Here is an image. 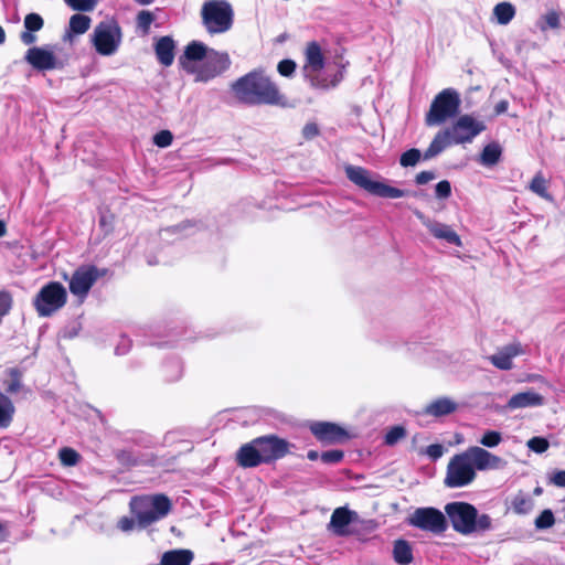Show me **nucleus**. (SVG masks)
I'll use <instances>...</instances> for the list:
<instances>
[{
    "label": "nucleus",
    "instance_id": "f03ea898",
    "mask_svg": "<svg viewBox=\"0 0 565 565\" xmlns=\"http://www.w3.org/2000/svg\"><path fill=\"white\" fill-rule=\"evenodd\" d=\"M445 513L454 531L461 535L486 533L493 529L489 514H480L477 508L468 502L454 501L445 505Z\"/></svg>",
    "mask_w": 565,
    "mask_h": 565
},
{
    "label": "nucleus",
    "instance_id": "5701e85b",
    "mask_svg": "<svg viewBox=\"0 0 565 565\" xmlns=\"http://www.w3.org/2000/svg\"><path fill=\"white\" fill-rule=\"evenodd\" d=\"M544 404V397L534 391L520 392L510 397L507 403V408L518 409L525 407H536Z\"/></svg>",
    "mask_w": 565,
    "mask_h": 565
},
{
    "label": "nucleus",
    "instance_id": "052dcab7",
    "mask_svg": "<svg viewBox=\"0 0 565 565\" xmlns=\"http://www.w3.org/2000/svg\"><path fill=\"white\" fill-rule=\"evenodd\" d=\"M127 351H128V345L127 344L118 345L116 348V354H125Z\"/></svg>",
    "mask_w": 565,
    "mask_h": 565
},
{
    "label": "nucleus",
    "instance_id": "58836bf2",
    "mask_svg": "<svg viewBox=\"0 0 565 565\" xmlns=\"http://www.w3.org/2000/svg\"><path fill=\"white\" fill-rule=\"evenodd\" d=\"M555 518L552 510L546 509L535 519L534 525L537 530H546L554 525Z\"/></svg>",
    "mask_w": 565,
    "mask_h": 565
},
{
    "label": "nucleus",
    "instance_id": "7c9ffc66",
    "mask_svg": "<svg viewBox=\"0 0 565 565\" xmlns=\"http://www.w3.org/2000/svg\"><path fill=\"white\" fill-rule=\"evenodd\" d=\"M511 507L516 514H527L534 508V500L526 493H516L512 501Z\"/></svg>",
    "mask_w": 565,
    "mask_h": 565
},
{
    "label": "nucleus",
    "instance_id": "20e7f679",
    "mask_svg": "<svg viewBox=\"0 0 565 565\" xmlns=\"http://www.w3.org/2000/svg\"><path fill=\"white\" fill-rule=\"evenodd\" d=\"M202 23L210 34L230 31L234 22V11L226 0H207L201 9Z\"/></svg>",
    "mask_w": 565,
    "mask_h": 565
},
{
    "label": "nucleus",
    "instance_id": "9b49d317",
    "mask_svg": "<svg viewBox=\"0 0 565 565\" xmlns=\"http://www.w3.org/2000/svg\"><path fill=\"white\" fill-rule=\"evenodd\" d=\"M486 124L472 115H461L447 129L454 145L470 143L486 130Z\"/></svg>",
    "mask_w": 565,
    "mask_h": 565
},
{
    "label": "nucleus",
    "instance_id": "a878e982",
    "mask_svg": "<svg viewBox=\"0 0 565 565\" xmlns=\"http://www.w3.org/2000/svg\"><path fill=\"white\" fill-rule=\"evenodd\" d=\"M454 145L447 129L439 131L423 154L424 160H429L441 153L448 146Z\"/></svg>",
    "mask_w": 565,
    "mask_h": 565
},
{
    "label": "nucleus",
    "instance_id": "5fc2aeb1",
    "mask_svg": "<svg viewBox=\"0 0 565 565\" xmlns=\"http://www.w3.org/2000/svg\"><path fill=\"white\" fill-rule=\"evenodd\" d=\"M136 523L137 520L128 516H122L119 519L117 526L122 532H130L134 530Z\"/></svg>",
    "mask_w": 565,
    "mask_h": 565
},
{
    "label": "nucleus",
    "instance_id": "0eeeda50",
    "mask_svg": "<svg viewBox=\"0 0 565 565\" xmlns=\"http://www.w3.org/2000/svg\"><path fill=\"white\" fill-rule=\"evenodd\" d=\"M121 41V28L114 20L99 22L90 34V42L95 51L102 56L116 54Z\"/></svg>",
    "mask_w": 565,
    "mask_h": 565
},
{
    "label": "nucleus",
    "instance_id": "bb28decb",
    "mask_svg": "<svg viewBox=\"0 0 565 565\" xmlns=\"http://www.w3.org/2000/svg\"><path fill=\"white\" fill-rule=\"evenodd\" d=\"M210 47L199 41L190 42L180 57V63L185 67V61H204Z\"/></svg>",
    "mask_w": 565,
    "mask_h": 565
},
{
    "label": "nucleus",
    "instance_id": "423d86ee",
    "mask_svg": "<svg viewBox=\"0 0 565 565\" xmlns=\"http://www.w3.org/2000/svg\"><path fill=\"white\" fill-rule=\"evenodd\" d=\"M460 96L454 88H445L433 99L426 114L427 126H439L448 119L456 117L460 111Z\"/></svg>",
    "mask_w": 565,
    "mask_h": 565
},
{
    "label": "nucleus",
    "instance_id": "09e8293b",
    "mask_svg": "<svg viewBox=\"0 0 565 565\" xmlns=\"http://www.w3.org/2000/svg\"><path fill=\"white\" fill-rule=\"evenodd\" d=\"M343 451L333 449L321 454L320 458L324 463H337L343 459Z\"/></svg>",
    "mask_w": 565,
    "mask_h": 565
},
{
    "label": "nucleus",
    "instance_id": "680f3d73",
    "mask_svg": "<svg viewBox=\"0 0 565 565\" xmlns=\"http://www.w3.org/2000/svg\"><path fill=\"white\" fill-rule=\"evenodd\" d=\"M307 457L309 460H317L319 458V454L316 450H310Z\"/></svg>",
    "mask_w": 565,
    "mask_h": 565
},
{
    "label": "nucleus",
    "instance_id": "dca6fc26",
    "mask_svg": "<svg viewBox=\"0 0 565 565\" xmlns=\"http://www.w3.org/2000/svg\"><path fill=\"white\" fill-rule=\"evenodd\" d=\"M414 214L436 239L457 247L462 246L460 236L450 225L441 223L435 218H430L418 210H416Z\"/></svg>",
    "mask_w": 565,
    "mask_h": 565
},
{
    "label": "nucleus",
    "instance_id": "a19ab883",
    "mask_svg": "<svg viewBox=\"0 0 565 565\" xmlns=\"http://www.w3.org/2000/svg\"><path fill=\"white\" fill-rule=\"evenodd\" d=\"M44 25L42 17L38 13H29L24 18V29L31 32L40 31Z\"/></svg>",
    "mask_w": 565,
    "mask_h": 565
},
{
    "label": "nucleus",
    "instance_id": "ea45409f",
    "mask_svg": "<svg viewBox=\"0 0 565 565\" xmlns=\"http://www.w3.org/2000/svg\"><path fill=\"white\" fill-rule=\"evenodd\" d=\"M420 158L422 152L418 149L413 148L402 153L399 163L402 167H414L418 163Z\"/></svg>",
    "mask_w": 565,
    "mask_h": 565
},
{
    "label": "nucleus",
    "instance_id": "8fccbe9b",
    "mask_svg": "<svg viewBox=\"0 0 565 565\" xmlns=\"http://www.w3.org/2000/svg\"><path fill=\"white\" fill-rule=\"evenodd\" d=\"M435 195L438 199H448L451 195V184L447 180L438 182L435 186Z\"/></svg>",
    "mask_w": 565,
    "mask_h": 565
},
{
    "label": "nucleus",
    "instance_id": "bf43d9fd",
    "mask_svg": "<svg viewBox=\"0 0 565 565\" xmlns=\"http://www.w3.org/2000/svg\"><path fill=\"white\" fill-rule=\"evenodd\" d=\"M509 103L507 100H501L495 105V114L500 115L507 111Z\"/></svg>",
    "mask_w": 565,
    "mask_h": 565
},
{
    "label": "nucleus",
    "instance_id": "f8f14e48",
    "mask_svg": "<svg viewBox=\"0 0 565 565\" xmlns=\"http://www.w3.org/2000/svg\"><path fill=\"white\" fill-rule=\"evenodd\" d=\"M407 523L423 531L440 534L447 530V520L443 512L435 508H418L407 519Z\"/></svg>",
    "mask_w": 565,
    "mask_h": 565
},
{
    "label": "nucleus",
    "instance_id": "473e14b6",
    "mask_svg": "<svg viewBox=\"0 0 565 565\" xmlns=\"http://www.w3.org/2000/svg\"><path fill=\"white\" fill-rule=\"evenodd\" d=\"M92 19L88 15L76 13L70 19V32L74 34H84L90 26Z\"/></svg>",
    "mask_w": 565,
    "mask_h": 565
},
{
    "label": "nucleus",
    "instance_id": "2f4dec72",
    "mask_svg": "<svg viewBox=\"0 0 565 565\" xmlns=\"http://www.w3.org/2000/svg\"><path fill=\"white\" fill-rule=\"evenodd\" d=\"M501 153L502 149L500 145L497 142H491L483 148L480 154V162L487 167L494 166L499 162Z\"/></svg>",
    "mask_w": 565,
    "mask_h": 565
},
{
    "label": "nucleus",
    "instance_id": "4be33fe9",
    "mask_svg": "<svg viewBox=\"0 0 565 565\" xmlns=\"http://www.w3.org/2000/svg\"><path fill=\"white\" fill-rule=\"evenodd\" d=\"M236 462L243 468H254L264 463L255 439L241 446L236 452Z\"/></svg>",
    "mask_w": 565,
    "mask_h": 565
},
{
    "label": "nucleus",
    "instance_id": "69168bd1",
    "mask_svg": "<svg viewBox=\"0 0 565 565\" xmlns=\"http://www.w3.org/2000/svg\"><path fill=\"white\" fill-rule=\"evenodd\" d=\"M286 39H287V34H286V33H284V34H280V35L276 39V41H277V42H279V43H282Z\"/></svg>",
    "mask_w": 565,
    "mask_h": 565
},
{
    "label": "nucleus",
    "instance_id": "a211bd4d",
    "mask_svg": "<svg viewBox=\"0 0 565 565\" xmlns=\"http://www.w3.org/2000/svg\"><path fill=\"white\" fill-rule=\"evenodd\" d=\"M467 452L477 470H499L507 466V461L504 459L482 447H469Z\"/></svg>",
    "mask_w": 565,
    "mask_h": 565
},
{
    "label": "nucleus",
    "instance_id": "864d4df0",
    "mask_svg": "<svg viewBox=\"0 0 565 565\" xmlns=\"http://www.w3.org/2000/svg\"><path fill=\"white\" fill-rule=\"evenodd\" d=\"M425 454L431 458L433 460H437L439 459L443 454H444V447L439 444H433V445H429L426 450H425Z\"/></svg>",
    "mask_w": 565,
    "mask_h": 565
},
{
    "label": "nucleus",
    "instance_id": "6ab92c4d",
    "mask_svg": "<svg viewBox=\"0 0 565 565\" xmlns=\"http://www.w3.org/2000/svg\"><path fill=\"white\" fill-rule=\"evenodd\" d=\"M311 433L322 443L334 444L343 440L347 433L340 426L329 422H317L310 426Z\"/></svg>",
    "mask_w": 565,
    "mask_h": 565
},
{
    "label": "nucleus",
    "instance_id": "f3484780",
    "mask_svg": "<svg viewBox=\"0 0 565 565\" xmlns=\"http://www.w3.org/2000/svg\"><path fill=\"white\" fill-rule=\"evenodd\" d=\"M264 463H269L285 457L289 451V443L276 435L255 438Z\"/></svg>",
    "mask_w": 565,
    "mask_h": 565
},
{
    "label": "nucleus",
    "instance_id": "c03bdc74",
    "mask_svg": "<svg viewBox=\"0 0 565 565\" xmlns=\"http://www.w3.org/2000/svg\"><path fill=\"white\" fill-rule=\"evenodd\" d=\"M543 24H540L542 31H545L547 28L558 29L561 25V17L556 11H551L543 17Z\"/></svg>",
    "mask_w": 565,
    "mask_h": 565
},
{
    "label": "nucleus",
    "instance_id": "603ef678",
    "mask_svg": "<svg viewBox=\"0 0 565 565\" xmlns=\"http://www.w3.org/2000/svg\"><path fill=\"white\" fill-rule=\"evenodd\" d=\"M192 226L193 225L189 221L182 222L178 225L170 226V227L162 230L161 235L164 238L167 235L182 233L183 231H185L186 228L192 227Z\"/></svg>",
    "mask_w": 565,
    "mask_h": 565
},
{
    "label": "nucleus",
    "instance_id": "412c9836",
    "mask_svg": "<svg viewBox=\"0 0 565 565\" xmlns=\"http://www.w3.org/2000/svg\"><path fill=\"white\" fill-rule=\"evenodd\" d=\"M358 518L355 511L345 507L337 508L331 515L329 527L339 536L348 534L347 526Z\"/></svg>",
    "mask_w": 565,
    "mask_h": 565
},
{
    "label": "nucleus",
    "instance_id": "4d7b16f0",
    "mask_svg": "<svg viewBox=\"0 0 565 565\" xmlns=\"http://www.w3.org/2000/svg\"><path fill=\"white\" fill-rule=\"evenodd\" d=\"M436 179V174L433 171H422L416 175L415 182L418 185L426 184L431 180Z\"/></svg>",
    "mask_w": 565,
    "mask_h": 565
},
{
    "label": "nucleus",
    "instance_id": "9d476101",
    "mask_svg": "<svg viewBox=\"0 0 565 565\" xmlns=\"http://www.w3.org/2000/svg\"><path fill=\"white\" fill-rule=\"evenodd\" d=\"M476 478V468L467 450L455 455L448 466L445 484L449 488H461L470 484Z\"/></svg>",
    "mask_w": 565,
    "mask_h": 565
},
{
    "label": "nucleus",
    "instance_id": "e433bc0d",
    "mask_svg": "<svg viewBox=\"0 0 565 565\" xmlns=\"http://www.w3.org/2000/svg\"><path fill=\"white\" fill-rule=\"evenodd\" d=\"M502 434L497 430H487L483 433L479 443L487 448H494L499 446L502 441Z\"/></svg>",
    "mask_w": 565,
    "mask_h": 565
},
{
    "label": "nucleus",
    "instance_id": "6e6d98bb",
    "mask_svg": "<svg viewBox=\"0 0 565 565\" xmlns=\"http://www.w3.org/2000/svg\"><path fill=\"white\" fill-rule=\"evenodd\" d=\"M318 135H319V128L316 124L308 122L305 125V127L302 129L303 138L309 140V139L317 137Z\"/></svg>",
    "mask_w": 565,
    "mask_h": 565
},
{
    "label": "nucleus",
    "instance_id": "0e129e2a",
    "mask_svg": "<svg viewBox=\"0 0 565 565\" xmlns=\"http://www.w3.org/2000/svg\"><path fill=\"white\" fill-rule=\"evenodd\" d=\"M6 41V32L3 28L0 25V44H3Z\"/></svg>",
    "mask_w": 565,
    "mask_h": 565
},
{
    "label": "nucleus",
    "instance_id": "f704fd0d",
    "mask_svg": "<svg viewBox=\"0 0 565 565\" xmlns=\"http://www.w3.org/2000/svg\"><path fill=\"white\" fill-rule=\"evenodd\" d=\"M530 190L543 199H551L547 192L546 181L541 173L532 179Z\"/></svg>",
    "mask_w": 565,
    "mask_h": 565
},
{
    "label": "nucleus",
    "instance_id": "1a4fd4ad",
    "mask_svg": "<svg viewBox=\"0 0 565 565\" xmlns=\"http://www.w3.org/2000/svg\"><path fill=\"white\" fill-rule=\"evenodd\" d=\"M67 299L64 286L57 281L44 285L34 299V307L41 317H50L61 309Z\"/></svg>",
    "mask_w": 565,
    "mask_h": 565
},
{
    "label": "nucleus",
    "instance_id": "49530a36",
    "mask_svg": "<svg viewBox=\"0 0 565 565\" xmlns=\"http://www.w3.org/2000/svg\"><path fill=\"white\" fill-rule=\"evenodd\" d=\"M173 135L170 130H161L153 136V143L160 148H167L172 143Z\"/></svg>",
    "mask_w": 565,
    "mask_h": 565
},
{
    "label": "nucleus",
    "instance_id": "13d9d810",
    "mask_svg": "<svg viewBox=\"0 0 565 565\" xmlns=\"http://www.w3.org/2000/svg\"><path fill=\"white\" fill-rule=\"evenodd\" d=\"M21 42L25 45H31L36 41V35L31 31H23L20 35Z\"/></svg>",
    "mask_w": 565,
    "mask_h": 565
},
{
    "label": "nucleus",
    "instance_id": "3c124183",
    "mask_svg": "<svg viewBox=\"0 0 565 565\" xmlns=\"http://www.w3.org/2000/svg\"><path fill=\"white\" fill-rule=\"evenodd\" d=\"M548 483L557 488H565V470H555L547 477Z\"/></svg>",
    "mask_w": 565,
    "mask_h": 565
},
{
    "label": "nucleus",
    "instance_id": "c85d7f7f",
    "mask_svg": "<svg viewBox=\"0 0 565 565\" xmlns=\"http://www.w3.org/2000/svg\"><path fill=\"white\" fill-rule=\"evenodd\" d=\"M14 405L11 399L0 392V427L7 428L10 426L13 414H14Z\"/></svg>",
    "mask_w": 565,
    "mask_h": 565
},
{
    "label": "nucleus",
    "instance_id": "c756f323",
    "mask_svg": "<svg viewBox=\"0 0 565 565\" xmlns=\"http://www.w3.org/2000/svg\"><path fill=\"white\" fill-rule=\"evenodd\" d=\"M493 15L501 25H507L515 15V8L510 2H500L493 8Z\"/></svg>",
    "mask_w": 565,
    "mask_h": 565
},
{
    "label": "nucleus",
    "instance_id": "37998d69",
    "mask_svg": "<svg viewBox=\"0 0 565 565\" xmlns=\"http://www.w3.org/2000/svg\"><path fill=\"white\" fill-rule=\"evenodd\" d=\"M405 436L406 429L403 426H394L386 433L384 441L387 446H393Z\"/></svg>",
    "mask_w": 565,
    "mask_h": 565
},
{
    "label": "nucleus",
    "instance_id": "cd10ccee",
    "mask_svg": "<svg viewBox=\"0 0 565 565\" xmlns=\"http://www.w3.org/2000/svg\"><path fill=\"white\" fill-rule=\"evenodd\" d=\"M393 557L397 564L407 565L413 562V550L405 540H397L393 546Z\"/></svg>",
    "mask_w": 565,
    "mask_h": 565
},
{
    "label": "nucleus",
    "instance_id": "aec40b11",
    "mask_svg": "<svg viewBox=\"0 0 565 565\" xmlns=\"http://www.w3.org/2000/svg\"><path fill=\"white\" fill-rule=\"evenodd\" d=\"M523 353L521 344H509L489 356V361L499 370L509 371L513 367V359Z\"/></svg>",
    "mask_w": 565,
    "mask_h": 565
},
{
    "label": "nucleus",
    "instance_id": "b1692460",
    "mask_svg": "<svg viewBox=\"0 0 565 565\" xmlns=\"http://www.w3.org/2000/svg\"><path fill=\"white\" fill-rule=\"evenodd\" d=\"M458 405L455 401L444 396L430 402L425 407V413L429 416L441 417L454 413Z\"/></svg>",
    "mask_w": 565,
    "mask_h": 565
},
{
    "label": "nucleus",
    "instance_id": "a18cd8bd",
    "mask_svg": "<svg viewBox=\"0 0 565 565\" xmlns=\"http://www.w3.org/2000/svg\"><path fill=\"white\" fill-rule=\"evenodd\" d=\"M526 446L529 447L530 450L536 454H542L548 449L550 444L543 437H533L527 440Z\"/></svg>",
    "mask_w": 565,
    "mask_h": 565
},
{
    "label": "nucleus",
    "instance_id": "6e6552de",
    "mask_svg": "<svg viewBox=\"0 0 565 565\" xmlns=\"http://www.w3.org/2000/svg\"><path fill=\"white\" fill-rule=\"evenodd\" d=\"M323 66L324 58L320 45L317 42H310L306 50V64L302 67V73L311 87L326 89L338 84L339 79L337 77L329 82L320 75Z\"/></svg>",
    "mask_w": 565,
    "mask_h": 565
},
{
    "label": "nucleus",
    "instance_id": "2eb2a0df",
    "mask_svg": "<svg viewBox=\"0 0 565 565\" xmlns=\"http://www.w3.org/2000/svg\"><path fill=\"white\" fill-rule=\"evenodd\" d=\"M230 65L231 60L227 53L210 49L202 66L196 72V81L207 82L209 79L225 72Z\"/></svg>",
    "mask_w": 565,
    "mask_h": 565
},
{
    "label": "nucleus",
    "instance_id": "ddd939ff",
    "mask_svg": "<svg viewBox=\"0 0 565 565\" xmlns=\"http://www.w3.org/2000/svg\"><path fill=\"white\" fill-rule=\"evenodd\" d=\"M102 275H104V273H100L96 266L86 265L78 267L68 279L71 294L77 297L82 302Z\"/></svg>",
    "mask_w": 565,
    "mask_h": 565
},
{
    "label": "nucleus",
    "instance_id": "72a5a7b5",
    "mask_svg": "<svg viewBox=\"0 0 565 565\" xmlns=\"http://www.w3.org/2000/svg\"><path fill=\"white\" fill-rule=\"evenodd\" d=\"M7 372L10 376V380L7 382L6 391L10 394H15L22 387V372L17 367H11Z\"/></svg>",
    "mask_w": 565,
    "mask_h": 565
},
{
    "label": "nucleus",
    "instance_id": "79ce46f5",
    "mask_svg": "<svg viewBox=\"0 0 565 565\" xmlns=\"http://www.w3.org/2000/svg\"><path fill=\"white\" fill-rule=\"evenodd\" d=\"M73 10L88 12L94 10L98 0H64Z\"/></svg>",
    "mask_w": 565,
    "mask_h": 565
},
{
    "label": "nucleus",
    "instance_id": "c9c22d12",
    "mask_svg": "<svg viewBox=\"0 0 565 565\" xmlns=\"http://www.w3.org/2000/svg\"><path fill=\"white\" fill-rule=\"evenodd\" d=\"M156 20L154 14L148 10H141L138 12L136 18L137 26L142 30L145 34H147L150 30L151 24Z\"/></svg>",
    "mask_w": 565,
    "mask_h": 565
},
{
    "label": "nucleus",
    "instance_id": "e2e57ef3",
    "mask_svg": "<svg viewBox=\"0 0 565 565\" xmlns=\"http://www.w3.org/2000/svg\"><path fill=\"white\" fill-rule=\"evenodd\" d=\"M7 233V226H6V223L0 220V237H3Z\"/></svg>",
    "mask_w": 565,
    "mask_h": 565
},
{
    "label": "nucleus",
    "instance_id": "7ed1b4c3",
    "mask_svg": "<svg viewBox=\"0 0 565 565\" xmlns=\"http://www.w3.org/2000/svg\"><path fill=\"white\" fill-rule=\"evenodd\" d=\"M129 507L138 526L145 529L170 512L171 501L164 494L135 497Z\"/></svg>",
    "mask_w": 565,
    "mask_h": 565
},
{
    "label": "nucleus",
    "instance_id": "de8ad7c7",
    "mask_svg": "<svg viewBox=\"0 0 565 565\" xmlns=\"http://www.w3.org/2000/svg\"><path fill=\"white\" fill-rule=\"evenodd\" d=\"M277 71L281 76L290 77L296 71V63L292 60H282L278 63Z\"/></svg>",
    "mask_w": 565,
    "mask_h": 565
},
{
    "label": "nucleus",
    "instance_id": "338daca9",
    "mask_svg": "<svg viewBox=\"0 0 565 565\" xmlns=\"http://www.w3.org/2000/svg\"><path fill=\"white\" fill-rule=\"evenodd\" d=\"M542 493V488L537 487L534 489V494L540 495Z\"/></svg>",
    "mask_w": 565,
    "mask_h": 565
},
{
    "label": "nucleus",
    "instance_id": "f257e3e1",
    "mask_svg": "<svg viewBox=\"0 0 565 565\" xmlns=\"http://www.w3.org/2000/svg\"><path fill=\"white\" fill-rule=\"evenodd\" d=\"M232 89L238 100L247 105H287L277 85L260 71L239 77L232 84Z\"/></svg>",
    "mask_w": 565,
    "mask_h": 565
},
{
    "label": "nucleus",
    "instance_id": "4468645a",
    "mask_svg": "<svg viewBox=\"0 0 565 565\" xmlns=\"http://www.w3.org/2000/svg\"><path fill=\"white\" fill-rule=\"evenodd\" d=\"M54 46H32L24 55V61L39 72L61 70L64 63L55 55Z\"/></svg>",
    "mask_w": 565,
    "mask_h": 565
},
{
    "label": "nucleus",
    "instance_id": "393cba45",
    "mask_svg": "<svg viewBox=\"0 0 565 565\" xmlns=\"http://www.w3.org/2000/svg\"><path fill=\"white\" fill-rule=\"evenodd\" d=\"M158 61L164 65L170 66L174 60V41L170 36H162L158 40L154 46Z\"/></svg>",
    "mask_w": 565,
    "mask_h": 565
},
{
    "label": "nucleus",
    "instance_id": "39448f33",
    "mask_svg": "<svg viewBox=\"0 0 565 565\" xmlns=\"http://www.w3.org/2000/svg\"><path fill=\"white\" fill-rule=\"evenodd\" d=\"M344 172L353 184L373 195L385 199H398L407 194L404 190L373 180L372 172L363 167L348 164L344 167Z\"/></svg>",
    "mask_w": 565,
    "mask_h": 565
},
{
    "label": "nucleus",
    "instance_id": "4c0bfd02",
    "mask_svg": "<svg viewBox=\"0 0 565 565\" xmlns=\"http://www.w3.org/2000/svg\"><path fill=\"white\" fill-rule=\"evenodd\" d=\"M58 458H60L62 465H64L66 467H73V466L77 465L81 456L76 450L68 448V447H64L60 450Z\"/></svg>",
    "mask_w": 565,
    "mask_h": 565
}]
</instances>
